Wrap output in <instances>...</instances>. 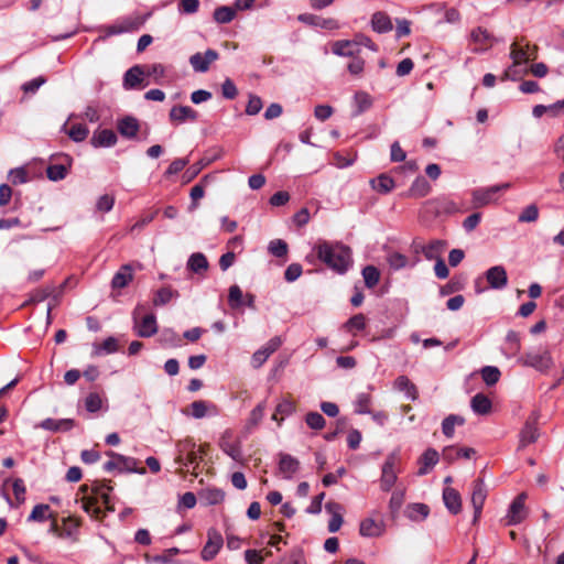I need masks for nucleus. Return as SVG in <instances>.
<instances>
[{"label":"nucleus","instance_id":"nucleus-1","mask_svg":"<svg viewBox=\"0 0 564 564\" xmlns=\"http://www.w3.org/2000/svg\"><path fill=\"white\" fill-rule=\"evenodd\" d=\"M313 251L317 260L337 274H345L352 265V251L340 241L318 240Z\"/></svg>","mask_w":564,"mask_h":564},{"label":"nucleus","instance_id":"nucleus-2","mask_svg":"<svg viewBox=\"0 0 564 564\" xmlns=\"http://www.w3.org/2000/svg\"><path fill=\"white\" fill-rule=\"evenodd\" d=\"M110 480L95 481L91 485L90 494L82 499V508L86 513L95 519L101 516V505L108 512H113L115 508L111 505L110 492L112 486Z\"/></svg>","mask_w":564,"mask_h":564},{"label":"nucleus","instance_id":"nucleus-3","mask_svg":"<svg viewBox=\"0 0 564 564\" xmlns=\"http://www.w3.org/2000/svg\"><path fill=\"white\" fill-rule=\"evenodd\" d=\"M518 362L541 373H546L554 366L550 350L542 347L527 351L519 357Z\"/></svg>","mask_w":564,"mask_h":564},{"label":"nucleus","instance_id":"nucleus-4","mask_svg":"<svg viewBox=\"0 0 564 564\" xmlns=\"http://www.w3.org/2000/svg\"><path fill=\"white\" fill-rule=\"evenodd\" d=\"M460 210L462 208L456 202L446 197H437L424 202L420 210V215H430L436 217L443 214L452 215Z\"/></svg>","mask_w":564,"mask_h":564},{"label":"nucleus","instance_id":"nucleus-5","mask_svg":"<svg viewBox=\"0 0 564 564\" xmlns=\"http://www.w3.org/2000/svg\"><path fill=\"white\" fill-rule=\"evenodd\" d=\"M73 165V158L67 153H57L51 156L46 167L47 178L57 182L64 180Z\"/></svg>","mask_w":564,"mask_h":564},{"label":"nucleus","instance_id":"nucleus-6","mask_svg":"<svg viewBox=\"0 0 564 564\" xmlns=\"http://www.w3.org/2000/svg\"><path fill=\"white\" fill-rule=\"evenodd\" d=\"M528 496L525 492L519 494L510 503L506 517L501 520L506 525H517L528 517V509L525 500Z\"/></svg>","mask_w":564,"mask_h":564},{"label":"nucleus","instance_id":"nucleus-7","mask_svg":"<svg viewBox=\"0 0 564 564\" xmlns=\"http://www.w3.org/2000/svg\"><path fill=\"white\" fill-rule=\"evenodd\" d=\"M143 310L142 305H137L133 310L132 316L135 323V334L142 338L152 337L158 333V323L156 317L153 313L145 315L140 323H138V318L140 315V311Z\"/></svg>","mask_w":564,"mask_h":564},{"label":"nucleus","instance_id":"nucleus-8","mask_svg":"<svg viewBox=\"0 0 564 564\" xmlns=\"http://www.w3.org/2000/svg\"><path fill=\"white\" fill-rule=\"evenodd\" d=\"M224 545L221 533L216 528L207 530V542L200 551V557L205 562L213 561Z\"/></svg>","mask_w":564,"mask_h":564},{"label":"nucleus","instance_id":"nucleus-9","mask_svg":"<svg viewBox=\"0 0 564 564\" xmlns=\"http://www.w3.org/2000/svg\"><path fill=\"white\" fill-rule=\"evenodd\" d=\"M510 57L513 61V65L506 72L507 78H514L518 73V67L525 65L530 59H535L536 55L530 52L528 47L519 46L517 43L511 45Z\"/></svg>","mask_w":564,"mask_h":564},{"label":"nucleus","instance_id":"nucleus-10","mask_svg":"<svg viewBox=\"0 0 564 564\" xmlns=\"http://www.w3.org/2000/svg\"><path fill=\"white\" fill-rule=\"evenodd\" d=\"M297 20L308 26L323 29L326 31H335L340 28L339 22L334 18H323L313 13H301Z\"/></svg>","mask_w":564,"mask_h":564},{"label":"nucleus","instance_id":"nucleus-11","mask_svg":"<svg viewBox=\"0 0 564 564\" xmlns=\"http://www.w3.org/2000/svg\"><path fill=\"white\" fill-rule=\"evenodd\" d=\"M413 251L422 253L426 260H437L442 258V253L446 248V242L440 239L431 240L429 243L422 245L413 242Z\"/></svg>","mask_w":564,"mask_h":564},{"label":"nucleus","instance_id":"nucleus-12","mask_svg":"<svg viewBox=\"0 0 564 564\" xmlns=\"http://www.w3.org/2000/svg\"><path fill=\"white\" fill-rule=\"evenodd\" d=\"M231 436H232L231 431H229V430L225 431L219 438V443H218L219 447L226 455H228L235 462L242 463L243 456H242L241 444L239 441H232Z\"/></svg>","mask_w":564,"mask_h":564},{"label":"nucleus","instance_id":"nucleus-13","mask_svg":"<svg viewBox=\"0 0 564 564\" xmlns=\"http://www.w3.org/2000/svg\"><path fill=\"white\" fill-rule=\"evenodd\" d=\"M487 498V490L482 478H477L473 481L471 490V505L474 508V522H476L482 511L485 500Z\"/></svg>","mask_w":564,"mask_h":564},{"label":"nucleus","instance_id":"nucleus-14","mask_svg":"<svg viewBox=\"0 0 564 564\" xmlns=\"http://www.w3.org/2000/svg\"><path fill=\"white\" fill-rule=\"evenodd\" d=\"M395 460V456L391 454L386 458L382 465L380 488L384 492L390 491L398 479L397 474L394 471Z\"/></svg>","mask_w":564,"mask_h":564},{"label":"nucleus","instance_id":"nucleus-15","mask_svg":"<svg viewBox=\"0 0 564 564\" xmlns=\"http://www.w3.org/2000/svg\"><path fill=\"white\" fill-rule=\"evenodd\" d=\"M219 54L213 48H208L204 54L195 53L189 57V64L193 69L198 73H206L213 62L217 61Z\"/></svg>","mask_w":564,"mask_h":564},{"label":"nucleus","instance_id":"nucleus-16","mask_svg":"<svg viewBox=\"0 0 564 564\" xmlns=\"http://www.w3.org/2000/svg\"><path fill=\"white\" fill-rule=\"evenodd\" d=\"M107 455L117 459L119 473H135L140 475L147 473L144 467H138V459L134 457L124 456L112 451L107 452Z\"/></svg>","mask_w":564,"mask_h":564},{"label":"nucleus","instance_id":"nucleus-17","mask_svg":"<svg viewBox=\"0 0 564 564\" xmlns=\"http://www.w3.org/2000/svg\"><path fill=\"white\" fill-rule=\"evenodd\" d=\"M278 468L279 471L283 475V478L292 479L293 476L300 470V460L291 454L280 453Z\"/></svg>","mask_w":564,"mask_h":564},{"label":"nucleus","instance_id":"nucleus-18","mask_svg":"<svg viewBox=\"0 0 564 564\" xmlns=\"http://www.w3.org/2000/svg\"><path fill=\"white\" fill-rule=\"evenodd\" d=\"M118 141L116 132L111 129H98L94 132L90 144L94 148H111Z\"/></svg>","mask_w":564,"mask_h":564},{"label":"nucleus","instance_id":"nucleus-19","mask_svg":"<svg viewBox=\"0 0 564 564\" xmlns=\"http://www.w3.org/2000/svg\"><path fill=\"white\" fill-rule=\"evenodd\" d=\"M118 132L127 139H134L140 130L139 120L133 116H124L117 121Z\"/></svg>","mask_w":564,"mask_h":564},{"label":"nucleus","instance_id":"nucleus-20","mask_svg":"<svg viewBox=\"0 0 564 564\" xmlns=\"http://www.w3.org/2000/svg\"><path fill=\"white\" fill-rule=\"evenodd\" d=\"M384 531V523L372 518H366L359 524V534L364 538H379Z\"/></svg>","mask_w":564,"mask_h":564},{"label":"nucleus","instance_id":"nucleus-21","mask_svg":"<svg viewBox=\"0 0 564 564\" xmlns=\"http://www.w3.org/2000/svg\"><path fill=\"white\" fill-rule=\"evenodd\" d=\"M432 192V186L427 182V180L419 175L415 177V180L412 182L409 189L403 194L404 197L408 198H422L427 196Z\"/></svg>","mask_w":564,"mask_h":564},{"label":"nucleus","instance_id":"nucleus-22","mask_svg":"<svg viewBox=\"0 0 564 564\" xmlns=\"http://www.w3.org/2000/svg\"><path fill=\"white\" fill-rule=\"evenodd\" d=\"M440 454L436 449L430 447L423 452L417 459V475L423 476L430 473V470L438 463Z\"/></svg>","mask_w":564,"mask_h":564},{"label":"nucleus","instance_id":"nucleus-23","mask_svg":"<svg viewBox=\"0 0 564 564\" xmlns=\"http://www.w3.org/2000/svg\"><path fill=\"white\" fill-rule=\"evenodd\" d=\"M386 260L390 267V269L394 270V271H399L401 269H404L406 267H415L416 263L420 261L419 258H415L411 263L408 259V257L401 252H398V251H394V250H389L387 252V257H386Z\"/></svg>","mask_w":564,"mask_h":564},{"label":"nucleus","instance_id":"nucleus-24","mask_svg":"<svg viewBox=\"0 0 564 564\" xmlns=\"http://www.w3.org/2000/svg\"><path fill=\"white\" fill-rule=\"evenodd\" d=\"M470 40L475 45L473 48L475 52H482L492 45V37L490 33L480 26L471 31Z\"/></svg>","mask_w":564,"mask_h":564},{"label":"nucleus","instance_id":"nucleus-25","mask_svg":"<svg viewBox=\"0 0 564 564\" xmlns=\"http://www.w3.org/2000/svg\"><path fill=\"white\" fill-rule=\"evenodd\" d=\"M369 184L375 192L381 195H387L391 193L395 187V182L393 177H391L387 173H381L377 177L371 178L369 181Z\"/></svg>","mask_w":564,"mask_h":564},{"label":"nucleus","instance_id":"nucleus-26","mask_svg":"<svg viewBox=\"0 0 564 564\" xmlns=\"http://www.w3.org/2000/svg\"><path fill=\"white\" fill-rule=\"evenodd\" d=\"M443 501L449 513L458 514L462 511V498L456 489L452 487L444 488Z\"/></svg>","mask_w":564,"mask_h":564},{"label":"nucleus","instance_id":"nucleus-27","mask_svg":"<svg viewBox=\"0 0 564 564\" xmlns=\"http://www.w3.org/2000/svg\"><path fill=\"white\" fill-rule=\"evenodd\" d=\"M145 72L141 65H134L130 67L123 75V88L126 90H130L138 87L141 84Z\"/></svg>","mask_w":564,"mask_h":564},{"label":"nucleus","instance_id":"nucleus-28","mask_svg":"<svg viewBox=\"0 0 564 564\" xmlns=\"http://www.w3.org/2000/svg\"><path fill=\"white\" fill-rule=\"evenodd\" d=\"M370 24L371 29L379 34L388 33L393 29L391 18L383 11L375 12L371 15Z\"/></svg>","mask_w":564,"mask_h":564},{"label":"nucleus","instance_id":"nucleus-29","mask_svg":"<svg viewBox=\"0 0 564 564\" xmlns=\"http://www.w3.org/2000/svg\"><path fill=\"white\" fill-rule=\"evenodd\" d=\"M539 429L536 426V417L534 415L530 416L525 422L524 427L520 433V445L527 446L531 443H534L539 437Z\"/></svg>","mask_w":564,"mask_h":564},{"label":"nucleus","instance_id":"nucleus-30","mask_svg":"<svg viewBox=\"0 0 564 564\" xmlns=\"http://www.w3.org/2000/svg\"><path fill=\"white\" fill-rule=\"evenodd\" d=\"M189 408L191 414L195 419H203L208 414L216 415L218 413L216 404L204 400H197L192 402Z\"/></svg>","mask_w":564,"mask_h":564},{"label":"nucleus","instance_id":"nucleus-31","mask_svg":"<svg viewBox=\"0 0 564 564\" xmlns=\"http://www.w3.org/2000/svg\"><path fill=\"white\" fill-rule=\"evenodd\" d=\"M171 121L185 122L186 120L196 121L198 112L189 106H174L170 110Z\"/></svg>","mask_w":564,"mask_h":564},{"label":"nucleus","instance_id":"nucleus-32","mask_svg":"<svg viewBox=\"0 0 564 564\" xmlns=\"http://www.w3.org/2000/svg\"><path fill=\"white\" fill-rule=\"evenodd\" d=\"M325 509L327 512L332 513V517L328 521V531L335 533L340 529L344 522L343 516L340 514L341 506L338 502L328 501L325 505Z\"/></svg>","mask_w":564,"mask_h":564},{"label":"nucleus","instance_id":"nucleus-33","mask_svg":"<svg viewBox=\"0 0 564 564\" xmlns=\"http://www.w3.org/2000/svg\"><path fill=\"white\" fill-rule=\"evenodd\" d=\"M475 454V449L470 447L447 446L443 449V459L453 463L457 459H469Z\"/></svg>","mask_w":564,"mask_h":564},{"label":"nucleus","instance_id":"nucleus-34","mask_svg":"<svg viewBox=\"0 0 564 564\" xmlns=\"http://www.w3.org/2000/svg\"><path fill=\"white\" fill-rule=\"evenodd\" d=\"M470 408L477 415H487L491 412L492 402L486 394L479 392L471 398Z\"/></svg>","mask_w":564,"mask_h":564},{"label":"nucleus","instance_id":"nucleus-35","mask_svg":"<svg viewBox=\"0 0 564 564\" xmlns=\"http://www.w3.org/2000/svg\"><path fill=\"white\" fill-rule=\"evenodd\" d=\"M133 279L132 268L130 264H123L119 269L118 272L115 273L111 280V288L123 289L126 288Z\"/></svg>","mask_w":564,"mask_h":564},{"label":"nucleus","instance_id":"nucleus-36","mask_svg":"<svg viewBox=\"0 0 564 564\" xmlns=\"http://www.w3.org/2000/svg\"><path fill=\"white\" fill-rule=\"evenodd\" d=\"M404 512L411 521H423L430 514V507L422 502L409 503Z\"/></svg>","mask_w":564,"mask_h":564},{"label":"nucleus","instance_id":"nucleus-37","mask_svg":"<svg viewBox=\"0 0 564 564\" xmlns=\"http://www.w3.org/2000/svg\"><path fill=\"white\" fill-rule=\"evenodd\" d=\"M466 284V278L464 274H455L449 281L440 288V295L447 296L464 290Z\"/></svg>","mask_w":564,"mask_h":564},{"label":"nucleus","instance_id":"nucleus-38","mask_svg":"<svg viewBox=\"0 0 564 564\" xmlns=\"http://www.w3.org/2000/svg\"><path fill=\"white\" fill-rule=\"evenodd\" d=\"M520 348L521 345L518 333L509 330L506 336L505 344L501 347L502 354L510 358L516 356L520 351Z\"/></svg>","mask_w":564,"mask_h":564},{"label":"nucleus","instance_id":"nucleus-39","mask_svg":"<svg viewBox=\"0 0 564 564\" xmlns=\"http://www.w3.org/2000/svg\"><path fill=\"white\" fill-rule=\"evenodd\" d=\"M295 411L294 402L290 400H282L275 406L274 413L272 415V420L278 422V425H281L285 417L292 415Z\"/></svg>","mask_w":564,"mask_h":564},{"label":"nucleus","instance_id":"nucleus-40","mask_svg":"<svg viewBox=\"0 0 564 564\" xmlns=\"http://www.w3.org/2000/svg\"><path fill=\"white\" fill-rule=\"evenodd\" d=\"M67 123L62 126L61 131L65 132L74 142H83L89 134V129L85 123H75L68 130Z\"/></svg>","mask_w":564,"mask_h":564},{"label":"nucleus","instance_id":"nucleus-41","mask_svg":"<svg viewBox=\"0 0 564 564\" xmlns=\"http://www.w3.org/2000/svg\"><path fill=\"white\" fill-rule=\"evenodd\" d=\"M119 349L118 340L109 336L101 344H93V356L110 355L117 352Z\"/></svg>","mask_w":564,"mask_h":564},{"label":"nucleus","instance_id":"nucleus-42","mask_svg":"<svg viewBox=\"0 0 564 564\" xmlns=\"http://www.w3.org/2000/svg\"><path fill=\"white\" fill-rule=\"evenodd\" d=\"M394 384L398 390L405 392L408 399L415 401L419 398L416 386L406 376H399Z\"/></svg>","mask_w":564,"mask_h":564},{"label":"nucleus","instance_id":"nucleus-43","mask_svg":"<svg viewBox=\"0 0 564 564\" xmlns=\"http://www.w3.org/2000/svg\"><path fill=\"white\" fill-rule=\"evenodd\" d=\"M473 207L480 208L489 204L494 197V187L477 188L471 192Z\"/></svg>","mask_w":564,"mask_h":564},{"label":"nucleus","instance_id":"nucleus-44","mask_svg":"<svg viewBox=\"0 0 564 564\" xmlns=\"http://www.w3.org/2000/svg\"><path fill=\"white\" fill-rule=\"evenodd\" d=\"M150 17V13H147L144 15H133V17H127L123 18L120 22L122 25V30L124 33L134 32L140 30L143 24L147 22L148 18Z\"/></svg>","mask_w":564,"mask_h":564},{"label":"nucleus","instance_id":"nucleus-45","mask_svg":"<svg viewBox=\"0 0 564 564\" xmlns=\"http://www.w3.org/2000/svg\"><path fill=\"white\" fill-rule=\"evenodd\" d=\"M465 419L457 414H449L442 422V432L446 437H452L456 425H464Z\"/></svg>","mask_w":564,"mask_h":564},{"label":"nucleus","instance_id":"nucleus-46","mask_svg":"<svg viewBox=\"0 0 564 564\" xmlns=\"http://www.w3.org/2000/svg\"><path fill=\"white\" fill-rule=\"evenodd\" d=\"M187 269L195 273H199L202 270H207L208 260L206 256L202 252L191 254L187 261Z\"/></svg>","mask_w":564,"mask_h":564},{"label":"nucleus","instance_id":"nucleus-47","mask_svg":"<svg viewBox=\"0 0 564 564\" xmlns=\"http://www.w3.org/2000/svg\"><path fill=\"white\" fill-rule=\"evenodd\" d=\"M365 285L368 289H373L380 280V271L377 267L369 264L366 265L361 271Z\"/></svg>","mask_w":564,"mask_h":564},{"label":"nucleus","instance_id":"nucleus-48","mask_svg":"<svg viewBox=\"0 0 564 564\" xmlns=\"http://www.w3.org/2000/svg\"><path fill=\"white\" fill-rule=\"evenodd\" d=\"M50 511V506L45 503H39L34 506L31 513L28 517L29 522H44L50 518H53V514L47 512Z\"/></svg>","mask_w":564,"mask_h":564},{"label":"nucleus","instance_id":"nucleus-49","mask_svg":"<svg viewBox=\"0 0 564 564\" xmlns=\"http://www.w3.org/2000/svg\"><path fill=\"white\" fill-rule=\"evenodd\" d=\"M366 325V316L362 313H358L347 319V322L344 324V328L348 333L356 335L357 332L364 330Z\"/></svg>","mask_w":564,"mask_h":564},{"label":"nucleus","instance_id":"nucleus-50","mask_svg":"<svg viewBox=\"0 0 564 564\" xmlns=\"http://www.w3.org/2000/svg\"><path fill=\"white\" fill-rule=\"evenodd\" d=\"M213 17L217 23H229L235 19L236 10L228 6H221L215 9Z\"/></svg>","mask_w":564,"mask_h":564},{"label":"nucleus","instance_id":"nucleus-51","mask_svg":"<svg viewBox=\"0 0 564 564\" xmlns=\"http://www.w3.org/2000/svg\"><path fill=\"white\" fill-rule=\"evenodd\" d=\"M355 42L349 40L336 41L332 46V52L338 56H354L355 51L352 50Z\"/></svg>","mask_w":564,"mask_h":564},{"label":"nucleus","instance_id":"nucleus-52","mask_svg":"<svg viewBox=\"0 0 564 564\" xmlns=\"http://www.w3.org/2000/svg\"><path fill=\"white\" fill-rule=\"evenodd\" d=\"M488 289H494V267L487 269L485 272V279L479 276L475 281V292L482 293Z\"/></svg>","mask_w":564,"mask_h":564},{"label":"nucleus","instance_id":"nucleus-53","mask_svg":"<svg viewBox=\"0 0 564 564\" xmlns=\"http://www.w3.org/2000/svg\"><path fill=\"white\" fill-rule=\"evenodd\" d=\"M243 299H245V295H243L241 289L237 284L231 285L229 288L228 305L230 306V308L238 310V308L242 307Z\"/></svg>","mask_w":564,"mask_h":564},{"label":"nucleus","instance_id":"nucleus-54","mask_svg":"<svg viewBox=\"0 0 564 564\" xmlns=\"http://www.w3.org/2000/svg\"><path fill=\"white\" fill-rule=\"evenodd\" d=\"M371 395L369 393H359L355 401V412L357 414H370Z\"/></svg>","mask_w":564,"mask_h":564},{"label":"nucleus","instance_id":"nucleus-55","mask_svg":"<svg viewBox=\"0 0 564 564\" xmlns=\"http://www.w3.org/2000/svg\"><path fill=\"white\" fill-rule=\"evenodd\" d=\"M202 497L205 499L206 505L215 506L224 501L225 492L219 488H208L203 492Z\"/></svg>","mask_w":564,"mask_h":564},{"label":"nucleus","instance_id":"nucleus-56","mask_svg":"<svg viewBox=\"0 0 564 564\" xmlns=\"http://www.w3.org/2000/svg\"><path fill=\"white\" fill-rule=\"evenodd\" d=\"M268 251L276 258H283L289 252V246L283 239H273L268 245Z\"/></svg>","mask_w":564,"mask_h":564},{"label":"nucleus","instance_id":"nucleus-57","mask_svg":"<svg viewBox=\"0 0 564 564\" xmlns=\"http://www.w3.org/2000/svg\"><path fill=\"white\" fill-rule=\"evenodd\" d=\"M305 423L310 429L319 431L325 427L326 420L321 413L312 411L305 415Z\"/></svg>","mask_w":564,"mask_h":564},{"label":"nucleus","instance_id":"nucleus-58","mask_svg":"<svg viewBox=\"0 0 564 564\" xmlns=\"http://www.w3.org/2000/svg\"><path fill=\"white\" fill-rule=\"evenodd\" d=\"M177 296L178 293L176 291H173L171 288H161L156 291L155 296L153 299V304L155 306H161L167 304L173 296Z\"/></svg>","mask_w":564,"mask_h":564},{"label":"nucleus","instance_id":"nucleus-59","mask_svg":"<svg viewBox=\"0 0 564 564\" xmlns=\"http://www.w3.org/2000/svg\"><path fill=\"white\" fill-rule=\"evenodd\" d=\"M8 178L13 185H21L29 182V174L24 167L11 169Z\"/></svg>","mask_w":564,"mask_h":564},{"label":"nucleus","instance_id":"nucleus-60","mask_svg":"<svg viewBox=\"0 0 564 564\" xmlns=\"http://www.w3.org/2000/svg\"><path fill=\"white\" fill-rule=\"evenodd\" d=\"M403 502H404V491L403 490H394L389 500V509H390V512L393 518L399 513Z\"/></svg>","mask_w":564,"mask_h":564},{"label":"nucleus","instance_id":"nucleus-61","mask_svg":"<svg viewBox=\"0 0 564 564\" xmlns=\"http://www.w3.org/2000/svg\"><path fill=\"white\" fill-rule=\"evenodd\" d=\"M334 164L339 169L351 166L357 160V153L344 154L341 152L334 153Z\"/></svg>","mask_w":564,"mask_h":564},{"label":"nucleus","instance_id":"nucleus-62","mask_svg":"<svg viewBox=\"0 0 564 564\" xmlns=\"http://www.w3.org/2000/svg\"><path fill=\"white\" fill-rule=\"evenodd\" d=\"M282 564H307L304 551L300 547L293 549L282 558Z\"/></svg>","mask_w":564,"mask_h":564},{"label":"nucleus","instance_id":"nucleus-63","mask_svg":"<svg viewBox=\"0 0 564 564\" xmlns=\"http://www.w3.org/2000/svg\"><path fill=\"white\" fill-rule=\"evenodd\" d=\"M539 218V208L535 204L528 205L519 215L520 223H533Z\"/></svg>","mask_w":564,"mask_h":564},{"label":"nucleus","instance_id":"nucleus-64","mask_svg":"<svg viewBox=\"0 0 564 564\" xmlns=\"http://www.w3.org/2000/svg\"><path fill=\"white\" fill-rule=\"evenodd\" d=\"M102 406V400L96 392H90L85 399V408L90 413L98 412Z\"/></svg>","mask_w":564,"mask_h":564}]
</instances>
